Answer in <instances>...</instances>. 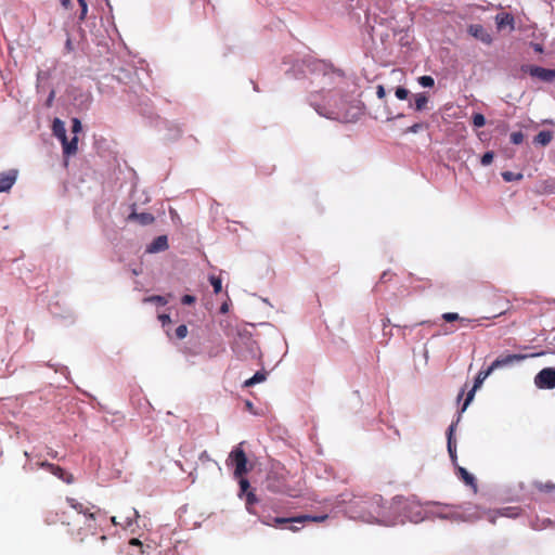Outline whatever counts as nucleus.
Instances as JSON below:
<instances>
[{
	"instance_id": "nucleus-34",
	"label": "nucleus",
	"mask_w": 555,
	"mask_h": 555,
	"mask_svg": "<svg viewBox=\"0 0 555 555\" xmlns=\"http://www.w3.org/2000/svg\"><path fill=\"white\" fill-rule=\"evenodd\" d=\"M524 141V133L521 131H515L511 133V142L513 144H520Z\"/></svg>"
},
{
	"instance_id": "nucleus-7",
	"label": "nucleus",
	"mask_w": 555,
	"mask_h": 555,
	"mask_svg": "<svg viewBox=\"0 0 555 555\" xmlns=\"http://www.w3.org/2000/svg\"><path fill=\"white\" fill-rule=\"evenodd\" d=\"M17 179V170L10 169L8 171L0 172V193L9 192L14 185Z\"/></svg>"
},
{
	"instance_id": "nucleus-48",
	"label": "nucleus",
	"mask_w": 555,
	"mask_h": 555,
	"mask_svg": "<svg viewBox=\"0 0 555 555\" xmlns=\"http://www.w3.org/2000/svg\"><path fill=\"white\" fill-rule=\"evenodd\" d=\"M130 544L131 545H139V546L142 545L141 542L138 539H135V538L130 540Z\"/></svg>"
},
{
	"instance_id": "nucleus-53",
	"label": "nucleus",
	"mask_w": 555,
	"mask_h": 555,
	"mask_svg": "<svg viewBox=\"0 0 555 555\" xmlns=\"http://www.w3.org/2000/svg\"><path fill=\"white\" fill-rule=\"evenodd\" d=\"M489 520H490L491 522H494V516H493L492 514H490V516H489Z\"/></svg>"
},
{
	"instance_id": "nucleus-39",
	"label": "nucleus",
	"mask_w": 555,
	"mask_h": 555,
	"mask_svg": "<svg viewBox=\"0 0 555 555\" xmlns=\"http://www.w3.org/2000/svg\"><path fill=\"white\" fill-rule=\"evenodd\" d=\"M422 129H424V124L418 122V124H414L411 127H409L406 131L416 133V132L421 131Z\"/></svg>"
},
{
	"instance_id": "nucleus-47",
	"label": "nucleus",
	"mask_w": 555,
	"mask_h": 555,
	"mask_svg": "<svg viewBox=\"0 0 555 555\" xmlns=\"http://www.w3.org/2000/svg\"><path fill=\"white\" fill-rule=\"evenodd\" d=\"M48 455L53 457V459H55V457H57V452L54 451L53 449L49 448L48 449Z\"/></svg>"
},
{
	"instance_id": "nucleus-11",
	"label": "nucleus",
	"mask_w": 555,
	"mask_h": 555,
	"mask_svg": "<svg viewBox=\"0 0 555 555\" xmlns=\"http://www.w3.org/2000/svg\"><path fill=\"white\" fill-rule=\"evenodd\" d=\"M128 220L135 221L139 224H141V225H149V224H152L155 221V218L150 212H140L139 214V212L132 211L129 215Z\"/></svg>"
},
{
	"instance_id": "nucleus-38",
	"label": "nucleus",
	"mask_w": 555,
	"mask_h": 555,
	"mask_svg": "<svg viewBox=\"0 0 555 555\" xmlns=\"http://www.w3.org/2000/svg\"><path fill=\"white\" fill-rule=\"evenodd\" d=\"M73 125H72V131L76 134L78 133L79 131H81V122L78 118H73L72 120Z\"/></svg>"
},
{
	"instance_id": "nucleus-37",
	"label": "nucleus",
	"mask_w": 555,
	"mask_h": 555,
	"mask_svg": "<svg viewBox=\"0 0 555 555\" xmlns=\"http://www.w3.org/2000/svg\"><path fill=\"white\" fill-rule=\"evenodd\" d=\"M36 466H38V467H40V468H43V469H47V470L50 473V470H52V469H53L54 464L49 463V462H47V461H38V462L36 463Z\"/></svg>"
},
{
	"instance_id": "nucleus-10",
	"label": "nucleus",
	"mask_w": 555,
	"mask_h": 555,
	"mask_svg": "<svg viewBox=\"0 0 555 555\" xmlns=\"http://www.w3.org/2000/svg\"><path fill=\"white\" fill-rule=\"evenodd\" d=\"M496 26L499 29L509 27L511 30L515 28L514 16L509 13H500L495 16Z\"/></svg>"
},
{
	"instance_id": "nucleus-43",
	"label": "nucleus",
	"mask_w": 555,
	"mask_h": 555,
	"mask_svg": "<svg viewBox=\"0 0 555 555\" xmlns=\"http://www.w3.org/2000/svg\"><path fill=\"white\" fill-rule=\"evenodd\" d=\"M376 94L378 99L383 100L386 96V90L382 85H378L376 88Z\"/></svg>"
},
{
	"instance_id": "nucleus-19",
	"label": "nucleus",
	"mask_w": 555,
	"mask_h": 555,
	"mask_svg": "<svg viewBox=\"0 0 555 555\" xmlns=\"http://www.w3.org/2000/svg\"><path fill=\"white\" fill-rule=\"evenodd\" d=\"M261 522L267 525V526H279V525H284V524H287V522H297L294 517L292 518H285V517H274V518H262L261 519Z\"/></svg>"
},
{
	"instance_id": "nucleus-17",
	"label": "nucleus",
	"mask_w": 555,
	"mask_h": 555,
	"mask_svg": "<svg viewBox=\"0 0 555 555\" xmlns=\"http://www.w3.org/2000/svg\"><path fill=\"white\" fill-rule=\"evenodd\" d=\"M457 476L467 485L473 487L475 490L477 488L475 477L468 473L464 467H457Z\"/></svg>"
},
{
	"instance_id": "nucleus-22",
	"label": "nucleus",
	"mask_w": 555,
	"mask_h": 555,
	"mask_svg": "<svg viewBox=\"0 0 555 555\" xmlns=\"http://www.w3.org/2000/svg\"><path fill=\"white\" fill-rule=\"evenodd\" d=\"M258 502V498L256 496L254 491H249L245 494V504L246 509L250 514H256V511L254 509V505Z\"/></svg>"
},
{
	"instance_id": "nucleus-5",
	"label": "nucleus",
	"mask_w": 555,
	"mask_h": 555,
	"mask_svg": "<svg viewBox=\"0 0 555 555\" xmlns=\"http://www.w3.org/2000/svg\"><path fill=\"white\" fill-rule=\"evenodd\" d=\"M493 372V370L491 369V366H489L487 370H481L479 371V373L477 374L476 378H475V383H474V386L473 388L468 391L467 396H466V399L463 403V406H462V410L461 412L465 411L466 408L469 405V403L473 401L474 399V396H475V392L478 388L481 387L482 383L486 380V378Z\"/></svg>"
},
{
	"instance_id": "nucleus-52",
	"label": "nucleus",
	"mask_w": 555,
	"mask_h": 555,
	"mask_svg": "<svg viewBox=\"0 0 555 555\" xmlns=\"http://www.w3.org/2000/svg\"><path fill=\"white\" fill-rule=\"evenodd\" d=\"M341 100L340 98L336 96V95H331V100H334V102L336 103V100Z\"/></svg>"
},
{
	"instance_id": "nucleus-9",
	"label": "nucleus",
	"mask_w": 555,
	"mask_h": 555,
	"mask_svg": "<svg viewBox=\"0 0 555 555\" xmlns=\"http://www.w3.org/2000/svg\"><path fill=\"white\" fill-rule=\"evenodd\" d=\"M468 31L472 36L479 39L483 43L489 44L492 41L491 36L486 31V29L481 25H470Z\"/></svg>"
},
{
	"instance_id": "nucleus-16",
	"label": "nucleus",
	"mask_w": 555,
	"mask_h": 555,
	"mask_svg": "<svg viewBox=\"0 0 555 555\" xmlns=\"http://www.w3.org/2000/svg\"><path fill=\"white\" fill-rule=\"evenodd\" d=\"M50 473L54 476H56L59 479L63 480L66 483H73L74 482V476L72 474L66 473L61 466L55 465L53 466V469L50 470Z\"/></svg>"
},
{
	"instance_id": "nucleus-27",
	"label": "nucleus",
	"mask_w": 555,
	"mask_h": 555,
	"mask_svg": "<svg viewBox=\"0 0 555 555\" xmlns=\"http://www.w3.org/2000/svg\"><path fill=\"white\" fill-rule=\"evenodd\" d=\"M240 480H238V483H240V496H243L245 495L247 492H249V488H250V485H249V481L244 478V476L242 477H237Z\"/></svg>"
},
{
	"instance_id": "nucleus-14",
	"label": "nucleus",
	"mask_w": 555,
	"mask_h": 555,
	"mask_svg": "<svg viewBox=\"0 0 555 555\" xmlns=\"http://www.w3.org/2000/svg\"><path fill=\"white\" fill-rule=\"evenodd\" d=\"M454 428H455V424H451L449 429H448V433H447V437H448V452L450 454V457L452 460L453 463H455L457 456H456V443L453 439V433H454Z\"/></svg>"
},
{
	"instance_id": "nucleus-26",
	"label": "nucleus",
	"mask_w": 555,
	"mask_h": 555,
	"mask_svg": "<svg viewBox=\"0 0 555 555\" xmlns=\"http://www.w3.org/2000/svg\"><path fill=\"white\" fill-rule=\"evenodd\" d=\"M459 323H460V326H462V327H475L477 325H480L479 320L465 318V317H461Z\"/></svg>"
},
{
	"instance_id": "nucleus-50",
	"label": "nucleus",
	"mask_w": 555,
	"mask_h": 555,
	"mask_svg": "<svg viewBox=\"0 0 555 555\" xmlns=\"http://www.w3.org/2000/svg\"><path fill=\"white\" fill-rule=\"evenodd\" d=\"M60 1L64 8H68V5L70 4V0H60Z\"/></svg>"
},
{
	"instance_id": "nucleus-8",
	"label": "nucleus",
	"mask_w": 555,
	"mask_h": 555,
	"mask_svg": "<svg viewBox=\"0 0 555 555\" xmlns=\"http://www.w3.org/2000/svg\"><path fill=\"white\" fill-rule=\"evenodd\" d=\"M314 108L321 116H324L326 118L337 120L346 119V116L337 106L327 108L325 106L317 105Z\"/></svg>"
},
{
	"instance_id": "nucleus-49",
	"label": "nucleus",
	"mask_w": 555,
	"mask_h": 555,
	"mask_svg": "<svg viewBox=\"0 0 555 555\" xmlns=\"http://www.w3.org/2000/svg\"><path fill=\"white\" fill-rule=\"evenodd\" d=\"M511 508H505L501 512H498L501 516H512L511 514L507 513V511H509Z\"/></svg>"
},
{
	"instance_id": "nucleus-40",
	"label": "nucleus",
	"mask_w": 555,
	"mask_h": 555,
	"mask_svg": "<svg viewBox=\"0 0 555 555\" xmlns=\"http://www.w3.org/2000/svg\"><path fill=\"white\" fill-rule=\"evenodd\" d=\"M77 1H78L79 5L81 7L80 18L83 20L87 14V11H88L87 2H86V0H77Z\"/></svg>"
},
{
	"instance_id": "nucleus-31",
	"label": "nucleus",
	"mask_w": 555,
	"mask_h": 555,
	"mask_svg": "<svg viewBox=\"0 0 555 555\" xmlns=\"http://www.w3.org/2000/svg\"><path fill=\"white\" fill-rule=\"evenodd\" d=\"M473 125L478 128L483 127L486 125L485 116L482 114H475L473 116Z\"/></svg>"
},
{
	"instance_id": "nucleus-45",
	"label": "nucleus",
	"mask_w": 555,
	"mask_h": 555,
	"mask_svg": "<svg viewBox=\"0 0 555 555\" xmlns=\"http://www.w3.org/2000/svg\"><path fill=\"white\" fill-rule=\"evenodd\" d=\"M554 488H555V486H554V485H552V483H550V482H547V483H544V485H541V486H540V490H541V491H545V492H550V491H552Z\"/></svg>"
},
{
	"instance_id": "nucleus-21",
	"label": "nucleus",
	"mask_w": 555,
	"mask_h": 555,
	"mask_svg": "<svg viewBox=\"0 0 555 555\" xmlns=\"http://www.w3.org/2000/svg\"><path fill=\"white\" fill-rule=\"evenodd\" d=\"M382 501V498L378 496V498H375L373 499V501L370 502V504L372 506H374V515H370L366 520L367 521H374V520H378V518L380 516H383V513H382V506L379 505V502Z\"/></svg>"
},
{
	"instance_id": "nucleus-56",
	"label": "nucleus",
	"mask_w": 555,
	"mask_h": 555,
	"mask_svg": "<svg viewBox=\"0 0 555 555\" xmlns=\"http://www.w3.org/2000/svg\"><path fill=\"white\" fill-rule=\"evenodd\" d=\"M112 522H113V524H117V521H116V517H112Z\"/></svg>"
},
{
	"instance_id": "nucleus-30",
	"label": "nucleus",
	"mask_w": 555,
	"mask_h": 555,
	"mask_svg": "<svg viewBox=\"0 0 555 555\" xmlns=\"http://www.w3.org/2000/svg\"><path fill=\"white\" fill-rule=\"evenodd\" d=\"M144 301L154 302L159 306H165L167 304V299L165 297L158 296V295L147 297L144 299Z\"/></svg>"
},
{
	"instance_id": "nucleus-44",
	"label": "nucleus",
	"mask_w": 555,
	"mask_h": 555,
	"mask_svg": "<svg viewBox=\"0 0 555 555\" xmlns=\"http://www.w3.org/2000/svg\"><path fill=\"white\" fill-rule=\"evenodd\" d=\"M138 517H139V513H138V511H137V509H134V508H131V516H128V517H127V519H128L127 525H128V526H130V525H131V521H132L133 519L135 520Z\"/></svg>"
},
{
	"instance_id": "nucleus-24",
	"label": "nucleus",
	"mask_w": 555,
	"mask_h": 555,
	"mask_svg": "<svg viewBox=\"0 0 555 555\" xmlns=\"http://www.w3.org/2000/svg\"><path fill=\"white\" fill-rule=\"evenodd\" d=\"M327 517H328L327 515H321V516L301 515V516L294 517V519L297 522H306V521L321 522V521H324Z\"/></svg>"
},
{
	"instance_id": "nucleus-18",
	"label": "nucleus",
	"mask_w": 555,
	"mask_h": 555,
	"mask_svg": "<svg viewBox=\"0 0 555 555\" xmlns=\"http://www.w3.org/2000/svg\"><path fill=\"white\" fill-rule=\"evenodd\" d=\"M553 139V132L550 130L540 131L533 139V143L542 146L547 145Z\"/></svg>"
},
{
	"instance_id": "nucleus-23",
	"label": "nucleus",
	"mask_w": 555,
	"mask_h": 555,
	"mask_svg": "<svg viewBox=\"0 0 555 555\" xmlns=\"http://www.w3.org/2000/svg\"><path fill=\"white\" fill-rule=\"evenodd\" d=\"M267 377V373L266 372H262V371H259V372H256L254 374V376H251L250 378H248L247 380H245L244 383V386L246 387H251L258 383H261L266 379Z\"/></svg>"
},
{
	"instance_id": "nucleus-58",
	"label": "nucleus",
	"mask_w": 555,
	"mask_h": 555,
	"mask_svg": "<svg viewBox=\"0 0 555 555\" xmlns=\"http://www.w3.org/2000/svg\"><path fill=\"white\" fill-rule=\"evenodd\" d=\"M535 50H537V51H541L542 49H541V47H540V46H537V47H535Z\"/></svg>"
},
{
	"instance_id": "nucleus-29",
	"label": "nucleus",
	"mask_w": 555,
	"mask_h": 555,
	"mask_svg": "<svg viewBox=\"0 0 555 555\" xmlns=\"http://www.w3.org/2000/svg\"><path fill=\"white\" fill-rule=\"evenodd\" d=\"M417 81L424 88H431L435 85V80L431 76H421Z\"/></svg>"
},
{
	"instance_id": "nucleus-3",
	"label": "nucleus",
	"mask_w": 555,
	"mask_h": 555,
	"mask_svg": "<svg viewBox=\"0 0 555 555\" xmlns=\"http://www.w3.org/2000/svg\"><path fill=\"white\" fill-rule=\"evenodd\" d=\"M534 385L539 389L555 388V367H544L534 376Z\"/></svg>"
},
{
	"instance_id": "nucleus-28",
	"label": "nucleus",
	"mask_w": 555,
	"mask_h": 555,
	"mask_svg": "<svg viewBox=\"0 0 555 555\" xmlns=\"http://www.w3.org/2000/svg\"><path fill=\"white\" fill-rule=\"evenodd\" d=\"M209 282H210L211 286L214 287V292L216 294L221 292V289H222V281H221V279L219 276L211 275L209 278Z\"/></svg>"
},
{
	"instance_id": "nucleus-46",
	"label": "nucleus",
	"mask_w": 555,
	"mask_h": 555,
	"mask_svg": "<svg viewBox=\"0 0 555 555\" xmlns=\"http://www.w3.org/2000/svg\"><path fill=\"white\" fill-rule=\"evenodd\" d=\"M229 311V304L228 302H223L220 307V312L221 313H227Z\"/></svg>"
},
{
	"instance_id": "nucleus-13",
	"label": "nucleus",
	"mask_w": 555,
	"mask_h": 555,
	"mask_svg": "<svg viewBox=\"0 0 555 555\" xmlns=\"http://www.w3.org/2000/svg\"><path fill=\"white\" fill-rule=\"evenodd\" d=\"M52 132L61 141L62 144L67 140L65 125L59 118L53 120Z\"/></svg>"
},
{
	"instance_id": "nucleus-36",
	"label": "nucleus",
	"mask_w": 555,
	"mask_h": 555,
	"mask_svg": "<svg viewBox=\"0 0 555 555\" xmlns=\"http://www.w3.org/2000/svg\"><path fill=\"white\" fill-rule=\"evenodd\" d=\"M409 95V91L403 88V87H398L396 89V96L399 99V100H405Z\"/></svg>"
},
{
	"instance_id": "nucleus-1",
	"label": "nucleus",
	"mask_w": 555,
	"mask_h": 555,
	"mask_svg": "<svg viewBox=\"0 0 555 555\" xmlns=\"http://www.w3.org/2000/svg\"><path fill=\"white\" fill-rule=\"evenodd\" d=\"M67 505L77 514L72 517L64 509L48 511L44 517L47 525L62 524L68 533L78 542H83L88 535L96 533V521L101 514L100 508L92 504H85L75 498H66Z\"/></svg>"
},
{
	"instance_id": "nucleus-15",
	"label": "nucleus",
	"mask_w": 555,
	"mask_h": 555,
	"mask_svg": "<svg viewBox=\"0 0 555 555\" xmlns=\"http://www.w3.org/2000/svg\"><path fill=\"white\" fill-rule=\"evenodd\" d=\"M63 145V153L65 156H72L75 155L78 151V138L77 135H74V138L68 141V139L65 141Z\"/></svg>"
},
{
	"instance_id": "nucleus-54",
	"label": "nucleus",
	"mask_w": 555,
	"mask_h": 555,
	"mask_svg": "<svg viewBox=\"0 0 555 555\" xmlns=\"http://www.w3.org/2000/svg\"><path fill=\"white\" fill-rule=\"evenodd\" d=\"M289 529H291L292 531H294V532H295V531H298V528H297V527H295V526H292Z\"/></svg>"
},
{
	"instance_id": "nucleus-35",
	"label": "nucleus",
	"mask_w": 555,
	"mask_h": 555,
	"mask_svg": "<svg viewBox=\"0 0 555 555\" xmlns=\"http://www.w3.org/2000/svg\"><path fill=\"white\" fill-rule=\"evenodd\" d=\"M186 335H188V327H186V325L181 324V325H179V326L176 328V337H177L178 339H183V338H185V337H186Z\"/></svg>"
},
{
	"instance_id": "nucleus-6",
	"label": "nucleus",
	"mask_w": 555,
	"mask_h": 555,
	"mask_svg": "<svg viewBox=\"0 0 555 555\" xmlns=\"http://www.w3.org/2000/svg\"><path fill=\"white\" fill-rule=\"evenodd\" d=\"M527 357H528L527 354H519V353L501 356V357L496 358L491 363L490 366L494 371V370L500 369V367L509 366V365H513L515 363H519L522 360L527 359Z\"/></svg>"
},
{
	"instance_id": "nucleus-2",
	"label": "nucleus",
	"mask_w": 555,
	"mask_h": 555,
	"mask_svg": "<svg viewBox=\"0 0 555 555\" xmlns=\"http://www.w3.org/2000/svg\"><path fill=\"white\" fill-rule=\"evenodd\" d=\"M242 447L243 442L235 447L228 457V464L234 465V477H242L248 473V461Z\"/></svg>"
},
{
	"instance_id": "nucleus-20",
	"label": "nucleus",
	"mask_w": 555,
	"mask_h": 555,
	"mask_svg": "<svg viewBox=\"0 0 555 555\" xmlns=\"http://www.w3.org/2000/svg\"><path fill=\"white\" fill-rule=\"evenodd\" d=\"M428 96L425 92L417 93L415 95L414 108L417 112H422L427 107Z\"/></svg>"
},
{
	"instance_id": "nucleus-57",
	"label": "nucleus",
	"mask_w": 555,
	"mask_h": 555,
	"mask_svg": "<svg viewBox=\"0 0 555 555\" xmlns=\"http://www.w3.org/2000/svg\"><path fill=\"white\" fill-rule=\"evenodd\" d=\"M24 455L28 459L29 457V453L27 451L24 452Z\"/></svg>"
},
{
	"instance_id": "nucleus-32",
	"label": "nucleus",
	"mask_w": 555,
	"mask_h": 555,
	"mask_svg": "<svg viewBox=\"0 0 555 555\" xmlns=\"http://www.w3.org/2000/svg\"><path fill=\"white\" fill-rule=\"evenodd\" d=\"M493 158H494V153L493 152H486L481 159H480V163L482 166H489L492 162H493Z\"/></svg>"
},
{
	"instance_id": "nucleus-12",
	"label": "nucleus",
	"mask_w": 555,
	"mask_h": 555,
	"mask_svg": "<svg viewBox=\"0 0 555 555\" xmlns=\"http://www.w3.org/2000/svg\"><path fill=\"white\" fill-rule=\"evenodd\" d=\"M168 248V238L166 235L157 236L147 247L149 253H158Z\"/></svg>"
},
{
	"instance_id": "nucleus-51",
	"label": "nucleus",
	"mask_w": 555,
	"mask_h": 555,
	"mask_svg": "<svg viewBox=\"0 0 555 555\" xmlns=\"http://www.w3.org/2000/svg\"><path fill=\"white\" fill-rule=\"evenodd\" d=\"M387 275H388V273H387V272H384V273L382 274V276H380V280H382V281H385V280H386V278H387Z\"/></svg>"
},
{
	"instance_id": "nucleus-55",
	"label": "nucleus",
	"mask_w": 555,
	"mask_h": 555,
	"mask_svg": "<svg viewBox=\"0 0 555 555\" xmlns=\"http://www.w3.org/2000/svg\"><path fill=\"white\" fill-rule=\"evenodd\" d=\"M463 395H464V390H462V391L460 392V395H459V398H457V399L460 400V399L463 397Z\"/></svg>"
},
{
	"instance_id": "nucleus-4",
	"label": "nucleus",
	"mask_w": 555,
	"mask_h": 555,
	"mask_svg": "<svg viewBox=\"0 0 555 555\" xmlns=\"http://www.w3.org/2000/svg\"><path fill=\"white\" fill-rule=\"evenodd\" d=\"M522 70L531 77H535L545 82H552L555 79V69H548L537 65L522 66Z\"/></svg>"
},
{
	"instance_id": "nucleus-25",
	"label": "nucleus",
	"mask_w": 555,
	"mask_h": 555,
	"mask_svg": "<svg viewBox=\"0 0 555 555\" xmlns=\"http://www.w3.org/2000/svg\"><path fill=\"white\" fill-rule=\"evenodd\" d=\"M502 178L506 182L519 181V180H521L524 178V175L520 173V172L515 173V172H512V171H503L502 172Z\"/></svg>"
},
{
	"instance_id": "nucleus-42",
	"label": "nucleus",
	"mask_w": 555,
	"mask_h": 555,
	"mask_svg": "<svg viewBox=\"0 0 555 555\" xmlns=\"http://www.w3.org/2000/svg\"><path fill=\"white\" fill-rule=\"evenodd\" d=\"M158 320L162 322V325L165 326L169 323H171V319H170V315L169 314H159L158 315Z\"/></svg>"
},
{
	"instance_id": "nucleus-41",
	"label": "nucleus",
	"mask_w": 555,
	"mask_h": 555,
	"mask_svg": "<svg viewBox=\"0 0 555 555\" xmlns=\"http://www.w3.org/2000/svg\"><path fill=\"white\" fill-rule=\"evenodd\" d=\"M181 302L183 305H192L195 302V297L192 296V295H184L182 298H181Z\"/></svg>"
},
{
	"instance_id": "nucleus-33",
	"label": "nucleus",
	"mask_w": 555,
	"mask_h": 555,
	"mask_svg": "<svg viewBox=\"0 0 555 555\" xmlns=\"http://www.w3.org/2000/svg\"><path fill=\"white\" fill-rule=\"evenodd\" d=\"M446 322H454V321H460L461 319V315L456 312H446L442 314L441 317Z\"/></svg>"
}]
</instances>
